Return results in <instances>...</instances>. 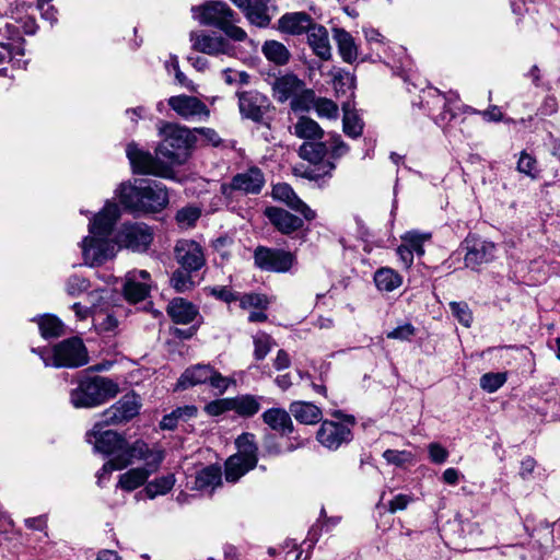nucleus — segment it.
<instances>
[{"mask_svg":"<svg viewBox=\"0 0 560 560\" xmlns=\"http://www.w3.org/2000/svg\"><path fill=\"white\" fill-rule=\"evenodd\" d=\"M316 439L326 448L337 450L343 443L351 441L352 433L350 428L343 423L325 420L317 431Z\"/></svg>","mask_w":560,"mask_h":560,"instance_id":"15","label":"nucleus"},{"mask_svg":"<svg viewBox=\"0 0 560 560\" xmlns=\"http://www.w3.org/2000/svg\"><path fill=\"white\" fill-rule=\"evenodd\" d=\"M190 272L185 269H177L173 272L170 282L176 292L183 293L194 288L195 282Z\"/></svg>","mask_w":560,"mask_h":560,"instance_id":"49","label":"nucleus"},{"mask_svg":"<svg viewBox=\"0 0 560 560\" xmlns=\"http://www.w3.org/2000/svg\"><path fill=\"white\" fill-rule=\"evenodd\" d=\"M314 92L312 90H305L304 88L295 96L291 97V108L294 112H303L310 108V105L314 104Z\"/></svg>","mask_w":560,"mask_h":560,"instance_id":"56","label":"nucleus"},{"mask_svg":"<svg viewBox=\"0 0 560 560\" xmlns=\"http://www.w3.org/2000/svg\"><path fill=\"white\" fill-rule=\"evenodd\" d=\"M254 341V357L256 360H264L275 346V341L268 334L264 331L257 332L253 337Z\"/></svg>","mask_w":560,"mask_h":560,"instance_id":"47","label":"nucleus"},{"mask_svg":"<svg viewBox=\"0 0 560 560\" xmlns=\"http://www.w3.org/2000/svg\"><path fill=\"white\" fill-rule=\"evenodd\" d=\"M289 410L295 420L303 424H315L323 417L320 408L307 401H293Z\"/></svg>","mask_w":560,"mask_h":560,"instance_id":"31","label":"nucleus"},{"mask_svg":"<svg viewBox=\"0 0 560 560\" xmlns=\"http://www.w3.org/2000/svg\"><path fill=\"white\" fill-rule=\"evenodd\" d=\"M246 19L258 27H267L271 21L268 13L267 0H254L241 8Z\"/></svg>","mask_w":560,"mask_h":560,"instance_id":"33","label":"nucleus"},{"mask_svg":"<svg viewBox=\"0 0 560 560\" xmlns=\"http://www.w3.org/2000/svg\"><path fill=\"white\" fill-rule=\"evenodd\" d=\"M103 427L105 424L102 423V420L95 423L93 429L88 432L86 441L93 444L95 452L114 457L124 446L125 439L113 430L103 431Z\"/></svg>","mask_w":560,"mask_h":560,"instance_id":"12","label":"nucleus"},{"mask_svg":"<svg viewBox=\"0 0 560 560\" xmlns=\"http://www.w3.org/2000/svg\"><path fill=\"white\" fill-rule=\"evenodd\" d=\"M38 324L40 335L45 339L58 338L65 335L63 323L55 315L45 314L35 319Z\"/></svg>","mask_w":560,"mask_h":560,"instance_id":"39","label":"nucleus"},{"mask_svg":"<svg viewBox=\"0 0 560 560\" xmlns=\"http://www.w3.org/2000/svg\"><path fill=\"white\" fill-rule=\"evenodd\" d=\"M221 31L234 42H244L247 38L246 32L234 24V16L222 26Z\"/></svg>","mask_w":560,"mask_h":560,"instance_id":"64","label":"nucleus"},{"mask_svg":"<svg viewBox=\"0 0 560 560\" xmlns=\"http://www.w3.org/2000/svg\"><path fill=\"white\" fill-rule=\"evenodd\" d=\"M374 282L380 291L392 292L402 284V277L389 267H382L375 271Z\"/></svg>","mask_w":560,"mask_h":560,"instance_id":"35","label":"nucleus"},{"mask_svg":"<svg viewBox=\"0 0 560 560\" xmlns=\"http://www.w3.org/2000/svg\"><path fill=\"white\" fill-rule=\"evenodd\" d=\"M119 201L132 212L153 213L168 205V192L163 184L154 180L145 182L143 186L122 184L119 189Z\"/></svg>","mask_w":560,"mask_h":560,"instance_id":"2","label":"nucleus"},{"mask_svg":"<svg viewBox=\"0 0 560 560\" xmlns=\"http://www.w3.org/2000/svg\"><path fill=\"white\" fill-rule=\"evenodd\" d=\"M307 42L313 52L322 60L331 58V47L327 30L319 24H315L307 33Z\"/></svg>","mask_w":560,"mask_h":560,"instance_id":"28","label":"nucleus"},{"mask_svg":"<svg viewBox=\"0 0 560 560\" xmlns=\"http://www.w3.org/2000/svg\"><path fill=\"white\" fill-rule=\"evenodd\" d=\"M328 153V147L325 142L306 141L299 149V155L312 164H323L324 158Z\"/></svg>","mask_w":560,"mask_h":560,"instance_id":"42","label":"nucleus"},{"mask_svg":"<svg viewBox=\"0 0 560 560\" xmlns=\"http://www.w3.org/2000/svg\"><path fill=\"white\" fill-rule=\"evenodd\" d=\"M198 409L194 405H186L174 409L171 413L165 415L160 423L164 430H174L179 421L186 422L195 418Z\"/></svg>","mask_w":560,"mask_h":560,"instance_id":"38","label":"nucleus"},{"mask_svg":"<svg viewBox=\"0 0 560 560\" xmlns=\"http://www.w3.org/2000/svg\"><path fill=\"white\" fill-rule=\"evenodd\" d=\"M262 399V396H255L250 394L231 397L232 411L237 413L240 417L250 418L260 410Z\"/></svg>","mask_w":560,"mask_h":560,"instance_id":"32","label":"nucleus"},{"mask_svg":"<svg viewBox=\"0 0 560 560\" xmlns=\"http://www.w3.org/2000/svg\"><path fill=\"white\" fill-rule=\"evenodd\" d=\"M166 312L174 323L183 325L190 324L198 315L197 307L182 298L173 299L168 303Z\"/></svg>","mask_w":560,"mask_h":560,"instance_id":"27","label":"nucleus"},{"mask_svg":"<svg viewBox=\"0 0 560 560\" xmlns=\"http://www.w3.org/2000/svg\"><path fill=\"white\" fill-rule=\"evenodd\" d=\"M191 48L207 55H232L234 48L222 36H213L203 31L190 33Z\"/></svg>","mask_w":560,"mask_h":560,"instance_id":"16","label":"nucleus"},{"mask_svg":"<svg viewBox=\"0 0 560 560\" xmlns=\"http://www.w3.org/2000/svg\"><path fill=\"white\" fill-rule=\"evenodd\" d=\"M271 195L275 200L302 214L306 221H313L316 218V212L295 194L289 184L278 183L273 185Z\"/></svg>","mask_w":560,"mask_h":560,"instance_id":"17","label":"nucleus"},{"mask_svg":"<svg viewBox=\"0 0 560 560\" xmlns=\"http://www.w3.org/2000/svg\"><path fill=\"white\" fill-rule=\"evenodd\" d=\"M2 43L16 50L20 56H24V38L21 36L19 28L12 23H0V45Z\"/></svg>","mask_w":560,"mask_h":560,"instance_id":"40","label":"nucleus"},{"mask_svg":"<svg viewBox=\"0 0 560 560\" xmlns=\"http://www.w3.org/2000/svg\"><path fill=\"white\" fill-rule=\"evenodd\" d=\"M162 142L155 156L130 143L126 153L135 173L168 178L173 166L186 162L194 137L188 128L176 124L161 121L159 127Z\"/></svg>","mask_w":560,"mask_h":560,"instance_id":"1","label":"nucleus"},{"mask_svg":"<svg viewBox=\"0 0 560 560\" xmlns=\"http://www.w3.org/2000/svg\"><path fill=\"white\" fill-rule=\"evenodd\" d=\"M242 456H231L225 463V479L229 482L237 481L247 471L256 466H248Z\"/></svg>","mask_w":560,"mask_h":560,"instance_id":"44","label":"nucleus"},{"mask_svg":"<svg viewBox=\"0 0 560 560\" xmlns=\"http://www.w3.org/2000/svg\"><path fill=\"white\" fill-rule=\"evenodd\" d=\"M221 470L214 466H208L200 470L195 479V488L200 491L212 492L215 487L221 485Z\"/></svg>","mask_w":560,"mask_h":560,"instance_id":"37","label":"nucleus"},{"mask_svg":"<svg viewBox=\"0 0 560 560\" xmlns=\"http://www.w3.org/2000/svg\"><path fill=\"white\" fill-rule=\"evenodd\" d=\"M295 261V256L284 249L258 246L254 252L255 266L269 272H288Z\"/></svg>","mask_w":560,"mask_h":560,"instance_id":"6","label":"nucleus"},{"mask_svg":"<svg viewBox=\"0 0 560 560\" xmlns=\"http://www.w3.org/2000/svg\"><path fill=\"white\" fill-rule=\"evenodd\" d=\"M314 108L319 117L335 119L338 117V106L329 98L319 97L314 101Z\"/></svg>","mask_w":560,"mask_h":560,"instance_id":"53","label":"nucleus"},{"mask_svg":"<svg viewBox=\"0 0 560 560\" xmlns=\"http://www.w3.org/2000/svg\"><path fill=\"white\" fill-rule=\"evenodd\" d=\"M119 393V386L105 376H85L70 392V402L74 408H95Z\"/></svg>","mask_w":560,"mask_h":560,"instance_id":"3","label":"nucleus"},{"mask_svg":"<svg viewBox=\"0 0 560 560\" xmlns=\"http://www.w3.org/2000/svg\"><path fill=\"white\" fill-rule=\"evenodd\" d=\"M383 457L388 464L402 466L404 464L411 462L413 456L407 451L386 450L383 453Z\"/></svg>","mask_w":560,"mask_h":560,"instance_id":"61","label":"nucleus"},{"mask_svg":"<svg viewBox=\"0 0 560 560\" xmlns=\"http://www.w3.org/2000/svg\"><path fill=\"white\" fill-rule=\"evenodd\" d=\"M265 215L282 234H291L303 226L302 219L282 208L268 207L265 210Z\"/></svg>","mask_w":560,"mask_h":560,"instance_id":"23","label":"nucleus"},{"mask_svg":"<svg viewBox=\"0 0 560 560\" xmlns=\"http://www.w3.org/2000/svg\"><path fill=\"white\" fill-rule=\"evenodd\" d=\"M213 366L210 364H195L185 370L177 381L176 387L186 389L188 387L208 384Z\"/></svg>","mask_w":560,"mask_h":560,"instance_id":"29","label":"nucleus"},{"mask_svg":"<svg viewBox=\"0 0 560 560\" xmlns=\"http://www.w3.org/2000/svg\"><path fill=\"white\" fill-rule=\"evenodd\" d=\"M236 95L240 113L243 118L261 122L265 115L271 108V102L268 96L256 90L237 92Z\"/></svg>","mask_w":560,"mask_h":560,"instance_id":"11","label":"nucleus"},{"mask_svg":"<svg viewBox=\"0 0 560 560\" xmlns=\"http://www.w3.org/2000/svg\"><path fill=\"white\" fill-rule=\"evenodd\" d=\"M431 238L429 233H419L409 231L401 236V243L406 245L417 256L424 255V243Z\"/></svg>","mask_w":560,"mask_h":560,"instance_id":"46","label":"nucleus"},{"mask_svg":"<svg viewBox=\"0 0 560 560\" xmlns=\"http://www.w3.org/2000/svg\"><path fill=\"white\" fill-rule=\"evenodd\" d=\"M314 25L311 15L305 12L285 13L279 20V30L291 35L308 33Z\"/></svg>","mask_w":560,"mask_h":560,"instance_id":"25","label":"nucleus"},{"mask_svg":"<svg viewBox=\"0 0 560 560\" xmlns=\"http://www.w3.org/2000/svg\"><path fill=\"white\" fill-rule=\"evenodd\" d=\"M451 311L453 315L458 319L465 327H469L472 322L471 312L466 303L451 302Z\"/></svg>","mask_w":560,"mask_h":560,"instance_id":"60","label":"nucleus"},{"mask_svg":"<svg viewBox=\"0 0 560 560\" xmlns=\"http://www.w3.org/2000/svg\"><path fill=\"white\" fill-rule=\"evenodd\" d=\"M153 241V232L145 223H125L117 233L116 244L133 252H145Z\"/></svg>","mask_w":560,"mask_h":560,"instance_id":"8","label":"nucleus"},{"mask_svg":"<svg viewBox=\"0 0 560 560\" xmlns=\"http://www.w3.org/2000/svg\"><path fill=\"white\" fill-rule=\"evenodd\" d=\"M20 56L16 54V50H13L10 46L5 45V43H2L0 45V75H5L8 63L12 62L14 67L23 68L26 66V61H22L21 59L16 58Z\"/></svg>","mask_w":560,"mask_h":560,"instance_id":"48","label":"nucleus"},{"mask_svg":"<svg viewBox=\"0 0 560 560\" xmlns=\"http://www.w3.org/2000/svg\"><path fill=\"white\" fill-rule=\"evenodd\" d=\"M293 135L300 139L316 140L322 139L324 130L312 118L301 116L293 126Z\"/></svg>","mask_w":560,"mask_h":560,"instance_id":"36","label":"nucleus"},{"mask_svg":"<svg viewBox=\"0 0 560 560\" xmlns=\"http://www.w3.org/2000/svg\"><path fill=\"white\" fill-rule=\"evenodd\" d=\"M152 288V279L147 270H130L125 276L122 292L129 303L144 301Z\"/></svg>","mask_w":560,"mask_h":560,"instance_id":"13","label":"nucleus"},{"mask_svg":"<svg viewBox=\"0 0 560 560\" xmlns=\"http://www.w3.org/2000/svg\"><path fill=\"white\" fill-rule=\"evenodd\" d=\"M505 382L506 373H486L480 377V387L488 393H494Z\"/></svg>","mask_w":560,"mask_h":560,"instance_id":"52","label":"nucleus"},{"mask_svg":"<svg viewBox=\"0 0 560 560\" xmlns=\"http://www.w3.org/2000/svg\"><path fill=\"white\" fill-rule=\"evenodd\" d=\"M158 455L161 457L162 463L165 457L162 448L156 446L150 447L142 440H137L132 444H128L124 440V446L119 450L118 454L103 465V471L121 470L139 460H143L147 464L158 459Z\"/></svg>","mask_w":560,"mask_h":560,"instance_id":"5","label":"nucleus"},{"mask_svg":"<svg viewBox=\"0 0 560 560\" xmlns=\"http://www.w3.org/2000/svg\"><path fill=\"white\" fill-rule=\"evenodd\" d=\"M210 378L208 384L218 389L220 394H223L228 390V388L234 384V381L230 377L223 376L220 372H218L214 368L211 371Z\"/></svg>","mask_w":560,"mask_h":560,"instance_id":"63","label":"nucleus"},{"mask_svg":"<svg viewBox=\"0 0 560 560\" xmlns=\"http://www.w3.org/2000/svg\"><path fill=\"white\" fill-rule=\"evenodd\" d=\"M45 366L74 369L89 362L88 351L79 337H71L57 343L51 350H40Z\"/></svg>","mask_w":560,"mask_h":560,"instance_id":"4","label":"nucleus"},{"mask_svg":"<svg viewBox=\"0 0 560 560\" xmlns=\"http://www.w3.org/2000/svg\"><path fill=\"white\" fill-rule=\"evenodd\" d=\"M517 171L532 178H536L538 175L536 159L526 152H522L517 162Z\"/></svg>","mask_w":560,"mask_h":560,"instance_id":"57","label":"nucleus"},{"mask_svg":"<svg viewBox=\"0 0 560 560\" xmlns=\"http://www.w3.org/2000/svg\"><path fill=\"white\" fill-rule=\"evenodd\" d=\"M417 329L411 323H404L393 330L386 334L388 339L399 340V341H410L416 335Z\"/></svg>","mask_w":560,"mask_h":560,"instance_id":"58","label":"nucleus"},{"mask_svg":"<svg viewBox=\"0 0 560 560\" xmlns=\"http://www.w3.org/2000/svg\"><path fill=\"white\" fill-rule=\"evenodd\" d=\"M191 12L194 19L201 25L213 26L219 30L235 15L225 2L219 0H211L201 5L192 7Z\"/></svg>","mask_w":560,"mask_h":560,"instance_id":"9","label":"nucleus"},{"mask_svg":"<svg viewBox=\"0 0 560 560\" xmlns=\"http://www.w3.org/2000/svg\"><path fill=\"white\" fill-rule=\"evenodd\" d=\"M265 185V176L260 168L254 166L233 176L229 188L243 194H259Z\"/></svg>","mask_w":560,"mask_h":560,"instance_id":"19","label":"nucleus"},{"mask_svg":"<svg viewBox=\"0 0 560 560\" xmlns=\"http://www.w3.org/2000/svg\"><path fill=\"white\" fill-rule=\"evenodd\" d=\"M435 95L433 96L434 105H442L443 112L435 117V121L439 125H443L455 117V113L451 108V103L458 101L459 96L457 93H453L450 97H446L444 94L435 91Z\"/></svg>","mask_w":560,"mask_h":560,"instance_id":"45","label":"nucleus"},{"mask_svg":"<svg viewBox=\"0 0 560 560\" xmlns=\"http://www.w3.org/2000/svg\"><path fill=\"white\" fill-rule=\"evenodd\" d=\"M335 168L336 164L332 161H326L320 165L322 172H317L316 170L308 167L300 173V176L310 180H318L326 176L331 177Z\"/></svg>","mask_w":560,"mask_h":560,"instance_id":"59","label":"nucleus"},{"mask_svg":"<svg viewBox=\"0 0 560 560\" xmlns=\"http://www.w3.org/2000/svg\"><path fill=\"white\" fill-rule=\"evenodd\" d=\"M332 37L342 60L353 63L358 59V46L353 36L343 28L335 27L332 28Z\"/></svg>","mask_w":560,"mask_h":560,"instance_id":"30","label":"nucleus"},{"mask_svg":"<svg viewBox=\"0 0 560 560\" xmlns=\"http://www.w3.org/2000/svg\"><path fill=\"white\" fill-rule=\"evenodd\" d=\"M167 103L184 119H192L195 117L208 118L210 115L208 106L195 96L176 95L170 97Z\"/></svg>","mask_w":560,"mask_h":560,"instance_id":"18","label":"nucleus"},{"mask_svg":"<svg viewBox=\"0 0 560 560\" xmlns=\"http://www.w3.org/2000/svg\"><path fill=\"white\" fill-rule=\"evenodd\" d=\"M160 466L161 457L158 455V459L144 464L143 467L131 468L121 474L117 486L126 491H132L144 485L148 478L159 470Z\"/></svg>","mask_w":560,"mask_h":560,"instance_id":"20","label":"nucleus"},{"mask_svg":"<svg viewBox=\"0 0 560 560\" xmlns=\"http://www.w3.org/2000/svg\"><path fill=\"white\" fill-rule=\"evenodd\" d=\"M90 289V281L79 275H71L65 282L68 295L75 298Z\"/></svg>","mask_w":560,"mask_h":560,"instance_id":"51","label":"nucleus"},{"mask_svg":"<svg viewBox=\"0 0 560 560\" xmlns=\"http://www.w3.org/2000/svg\"><path fill=\"white\" fill-rule=\"evenodd\" d=\"M290 413V410L287 411L282 408H270L262 412L261 418L271 430L281 435H289L294 430Z\"/></svg>","mask_w":560,"mask_h":560,"instance_id":"26","label":"nucleus"},{"mask_svg":"<svg viewBox=\"0 0 560 560\" xmlns=\"http://www.w3.org/2000/svg\"><path fill=\"white\" fill-rule=\"evenodd\" d=\"M81 247L84 262L91 267L103 265L117 253L116 242L92 234L83 238Z\"/></svg>","mask_w":560,"mask_h":560,"instance_id":"7","label":"nucleus"},{"mask_svg":"<svg viewBox=\"0 0 560 560\" xmlns=\"http://www.w3.org/2000/svg\"><path fill=\"white\" fill-rule=\"evenodd\" d=\"M205 411L212 417H217L224 412L232 411L231 398H221L212 400L205 406Z\"/></svg>","mask_w":560,"mask_h":560,"instance_id":"62","label":"nucleus"},{"mask_svg":"<svg viewBox=\"0 0 560 560\" xmlns=\"http://www.w3.org/2000/svg\"><path fill=\"white\" fill-rule=\"evenodd\" d=\"M495 255V245L485 240H474L468 246L464 257L465 266L470 269H477L482 264L493 260Z\"/></svg>","mask_w":560,"mask_h":560,"instance_id":"22","label":"nucleus"},{"mask_svg":"<svg viewBox=\"0 0 560 560\" xmlns=\"http://www.w3.org/2000/svg\"><path fill=\"white\" fill-rule=\"evenodd\" d=\"M271 88L273 97L278 102L284 103L302 91L304 82L293 73H285L277 77L272 82Z\"/></svg>","mask_w":560,"mask_h":560,"instance_id":"24","label":"nucleus"},{"mask_svg":"<svg viewBox=\"0 0 560 560\" xmlns=\"http://www.w3.org/2000/svg\"><path fill=\"white\" fill-rule=\"evenodd\" d=\"M201 211L197 207H185L177 211L176 221L183 228L192 226L200 218Z\"/></svg>","mask_w":560,"mask_h":560,"instance_id":"54","label":"nucleus"},{"mask_svg":"<svg viewBox=\"0 0 560 560\" xmlns=\"http://www.w3.org/2000/svg\"><path fill=\"white\" fill-rule=\"evenodd\" d=\"M119 218L117 205L107 202L104 208L93 217L89 225L92 235L108 237L112 235L114 225Z\"/></svg>","mask_w":560,"mask_h":560,"instance_id":"21","label":"nucleus"},{"mask_svg":"<svg viewBox=\"0 0 560 560\" xmlns=\"http://www.w3.org/2000/svg\"><path fill=\"white\" fill-rule=\"evenodd\" d=\"M236 301L240 302V307L243 310H266L269 304L266 295L259 293L241 294L238 292V298Z\"/></svg>","mask_w":560,"mask_h":560,"instance_id":"50","label":"nucleus"},{"mask_svg":"<svg viewBox=\"0 0 560 560\" xmlns=\"http://www.w3.org/2000/svg\"><path fill=\"white\" fill-rule=\"evenodd\" d=\"M140 406L139 397L128 393L101 413L102 423L116 425L128 422L139 413Z\"/></svg>","mask_w":560,"mask_h":560,"instance_id":"10","label":"nucleus"},{"mask_svg":"<svg viewBox=\"0 0 560 560\" xmlns=\"http://www.w3.org/2000/svg\"><path fill=\"white\" fill-rule=\"evenodd\" d=\"M261 51L267 60L277 66L287 65L291 58L289 49L278 40L265 42Z\"/></svg>","mask_w":560,"mask_h":560,"instance_id":"41","label":"nucleus"},{"mask_svg":"<svg viewBox=\"0 0 560 560\" xmlns=\"http://www.w3.org/2000/svg\"><path fill=\"white\" fill-rule=\"evenodd\" d=\"M175 259L187 271H197L206 262L202 247L192 240H180L175 249Z\"/></svg>","mask_w":560,"mask_h":560,"instance_id":"14","label":"nucleus"},{"mask_svg":"<svg viewBox=\"0 0 560 560\" xmlns=\"http://www.w3.org/2000/svg\"><path fill=\"white\" fill-rule=\"evenodd\" d=\"M174 474H167L147 483L144 492L149 499L168 493L175 485Z\"/></svg>","mask_w":560,"mask_h":560,"instance_id":"43","label":"nucleus"},{"mask_svg":"<svg viewBox=\"0 0 560 560\" xmlns=\"http://www.w3.org/2000/svg\"><path fill=\"white\" fill-rule=\"evenodd\" d=\"M235 445L237 447V454L235 456H242L248 464V466L257 465L258 446L256 443L255 435L253 433H242L236 440Z\"/></svg>","mask_w":560,"mask_h":560,"instance_id":"34","label":"nucleus"},{"mask_svg":"<svg viewBox=\"0 0 560 560\" xmlns=\"http://www.w3.org/2000/svg\"><path fill=\"white\" fill-rule=\"evenodd\" d=\"M363 124L353 113H346L343 116V131L347 136L358 138L362 135Z\"/></svg>","mask_w":560,"mask_h":560,"instance_id":"55","label":"nucleus"}]
</instances>
